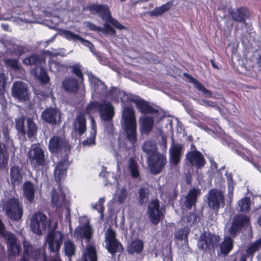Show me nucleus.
I'll return each instance as SVG.
<instances>
[{"label": "nucleus", "instance_id": "obj_1", "mask_svg": "<svg viewBox=\"0 0 261 261\" xmlns=\"http://www.w3.org/2000/svg\"><path fill=\"white\" fill-rule=\"evenodd\" d=\"M28 159L34 169L45 167L48 164L47 155L39 144L31 145L28 152Z\"/></svg>", "mask_w": 261, "mask_h": 261}, {"label": "nucleus", "instance_id": "obj_2", "mask_svg": "<svg viewBox=\"0 0 261 261\" xmlns=\"http://www.w3.org/2000/svg\"><path fill=\"white\" fill-rule=\"evenodd\" d=\"M50 225V219L43 213L37 211L33 214L30 220V227L33 233L42 235Z\"/></svg>", "mask_w": 261, "mask_h": 261}, {"label": "nucleus", "instance_id": "obj_3", "mask_svg": "<svg viewBox=\"0 0 261 261\" xmlns=\"http://www.w3.org/2000/svg\"><path fill=\"white\" fill-rule=\"evenodd\" d=\"M122 103L132 102L136 105L139 112L143 114H158L159 110L149 105L148 102L142 98H133L131 95L126 94L124 91H118Z\"/></svg>", "mask_w": 261, "mask_h": 261}, {"label": "nucleus", "instance_id": "obj_4", "mask_svg": "<svg viewBox=\"0 0 261 261\" xmlns=\"http://www.w3.org/2000/svg\"><path fill=\"white\" fill-rule=\"evenodd\" d=\"M87 109L89 111L98 110L100 118L104 121L112 120L115 115L114 108L110 101H103L101 103L97 101H91Z\"/></svg>", "mask_w": 261, "mask_h": 261}, {"label": "nucleus", "instance_id": "obj_5", "mask_svg": "<svg viewBox=\"0 0 261 261\" xmlns=\"http://www.w3.org/2000/svg\"><path fill=\"white\" fill-rule=\"evenodd\" d=\"M89 81L95 93L98 94L100 97H106L109 95L113 96L115 94L117 101L119 98H120V96L118 94V91H120L119 89L116 87H112L110 90L108 91L107 87L105 83L92 73L89 75Z\"/></svg>", "mask_w": 261, "mask_h": 261}, {"label": "nucleus", "instance_id": "obj_6", "mask_svg": "<svg viewBox=\"0 0 261 261\" xmlns=\"http://www.w3.org/2000/svg\"><path fill=\"white\" fill-rule=\"evenodd\" d=\"M5 212L10 219L17 221L23 216V205L18 198L12 197L9 198L5 205Z\"/></svg>", "mask_w": 261, "mask_h": 261}, {"label": "nucleus", "instance_id": "obj_7", "mask_svg": "<svg viewBox=\"0 0 261 261\" xmlns=\"http://www.w3.org/2000/svg\"><path fill=\"white\" fill-rule=\"evenodd\" d=\"M24 64L27 65L39 66L40 72L38 79L43 84H47L49 82V77L45 69L40 65L45 63L43 57L38 54H33L23 60Z\"/></svg>", "mask_w": 261, "mask_h": 261}, {"label": "nucleus", "instance_id": "obj_8", "mask_svg": "<svg viewBox=\"0 0 261 261\" xmlns=\"http://www.w3.org/2000/svg\"><path fill=\"white\" fill-rule=\"evenodd\" d=\"M250 224V218L242 214H238L234 216L228 229L229 235L235 238L243 229Z\"/></svg>", "mask_w": 261, "mask_h": 261}, {"label": "nucleus", "instance_id": "obj_9", "mask_svg": "<svg viewBox=\"0 0 261 261\" xmlns=\"http://www.w3.org/2000/svg\"><path fill=\"white\" fill-rule=\"evenodd\" d=\"M51 202L53 206H55L57 209H59L63 206L66 207V213L65 218V219L70 223V209L69 201L66 198L65 193L62 189L60 191V193L57 192L54 189L52 190Z\"/></svg>", "mask_w": 261, "mask_h": 261}, {"label": "nucleus", "instance_id": "obj_10", "mask_svg": "<svg viewBox=\"0 0 261 261\" xmlns=\"http://www.w3.org/2000/svg\"><path fill=\"white\" fill-rule=\"evenodd\" d=\"M147 162L150 172L153 175H157L164 169L167 164V159L165 155L159 152L148 156Z\"/></svg>", "mask_w": 261, "mask_h": 261}, {"label": "nucleus", "instance_id": "obj_11", "mask_svg": "<svg viewBox=\"0 0 261 261\" xmlns=\"http://www.w3.org/2000/svg\"><path fill=\"white\" fill-rule=\"evenodd\" d=\"M58 226L57 223L54 225L47 235V243L50 251L57 253L63 244V234L59 231H55Z\"/></svg>", "mask_w": 261, "mask_h": 261}, {"label": "nucleus", "instance_id": "obj_12", "mask_svg": "<svg viewBox=\"0 0 261 261\" xmlns=\"http://www.w3.org/2000/svg\"><path fill=\"white\" fill-rule=\"evenodd\" d=\"M147 213L150 222L153 225H158L163 219L164 214L160 207V201L158 199H153L148 203Z\"/></svg>", "mask_w": 261, "mask_h": 261}, {"label": "nucleus", "instance_id": "obj_13", "mask_svg": "<svg viewBox=\"0 0 261 261\" xmlns=\"http://www.w3.org/2000/svg\"><path fill=\"white\" fill-rule=\"evenodd\" d=\"M12 95L19 102H24L30 99L31 94L28 85L21 81L13 83L11 89Z\"/></svg>", "mask_w": 261, "mask_h": 261}, {"label": "nucleus", "instance_id": "obj_14", "mask_svg": "<svg viewBox=\"0 0 261 261\" xmlns=\"http://www.w3.org/2000/svg\"><path fill=\"white\" fill-rule=\"evenodd\" d=\"M61 113L57 108H46L42 112L41 119L51 126L59 125L61 120Z\"/></svg>", "mask_w": 261, "mask_h": 261}, {"label": "nucleus", "instance_id": "obj_15", "mask_svg": "<svg viewBox=\"0 0 261 261\" xmlns=\"http://www.w3.org/2000/svg\"><path fill=\"white\" fill-rule=\"evenodd\" d=\"M224 197L222 192L216 189L211 190L208 192L207 204L217 215L218 213L220 204H224Z\"/></svg>", "mask_w": 261, "mask_h": 261}, {"label": "nucleus", "instance_id": "obj_16", "mask_svg": "<svg viewBox=\"0 0 261 261\" xmlns=\"http://www.w3.org/2000/svg\"><path fill=\"white\" fill-rule=\"evenodd\" d=\"M186 160L190 166L195 167L197 170L202 169L206 164L204 156L196 149L187 152L186 154Z\"/></svg>", "mask_w": 261, "mask_h": 261}, {"label": "nucleus", "instance_id": "obj_17", "mask_svg": "<svg viewBox=\"0 0 261 261\" xmlns=\"http://www.w3.org/2000/svg\"><path fill=\"white\" fill-rule=\"evenodd\" d=\"M4 139L6 144L0 143V169H5L8 165L9 153L6 149V145L12 146L13 140L11 139L9 133L6 131L3 133Z\"/></svg>", "mask_w": 261, "mask_h": 261}, {"label": "nucleus", "instance_id": "obj_18", "mask_svg": "<svg viewBox=\"0 0 261 261\" xmlns=\"http://www.w3.org/2000/svg\"><path fill=\"white\" fill-rule=\"evenodd\" d=\"M70 164L68 156H65L57 164L54 170V175L57 183H60L61 180L66 177Z\"/></svg>", "mask_w": 261, "mask_h": 261}, {"label": "nucleus", "instance_id": "obj_19", "mask_svg": "<svg viewBox=\"0 0 261 261\" xmlns=\"http://www.w3.org/2000/svg\"><path fill=\"white\" fill-rule=\"evenodd\" d=\"M68 146L69 143L66 139L59 136H54L49 139L48 142V149L52 153H59L63 148H67Z\"/></svg>", "mask_w": 261, "mask_h": 261}, {"label": "nucleus", "instance_id": "obj_20", "mask_svg": "<svg viewBox=\"0 0 261 261\" xmlns=\"http://www.w3.org/2000/svg\"><path fill=\"white\" fill-rule=\"evenodd\" d=\"M184 149V145L179 143L175 144L173 140V143L169 149V160L172 165L176 166L179 163Z\"/></svg>", "mask_w": 261, "mask_h": 261}, {"label": "nucleus", "instance_id": "obj_21", "mask_svg": "<svg viewBox=\"0 0 261 261\" xmlns=\"http://www.w3.org/2000/svg\"><path fill=\"white\" fill-rule=\"evenodd\" d=\"M79 82L75 77H66L62 82V87L66 92L76 94L80 88Z\"/></svg>", "mask_w": 261, "mask_h": 261}, {"label": "nucleus", "instance_id": "obj_22", "mask_svg": "<svg viewBox=\"0 0 261 261\" xmlns=\"http://www.w3.org/2000/svg\"><path fill=\"white\" fill-rule=\"evenodd\" d=\"M88 10L93 14H97L102 19L107 20L111 15L108 6L103 4H92L88 6Z\"/></svg>", "mask_w": 261, "mask_h": 261}, {"label": "nucleus", "instance_id": "obj_23", "mask_svg": "<svg viewBox=\"0 0 261 261\" xmlns=\"http://www.w3.org/2000/svg\"><path fill=\"white\" fill-rule=\"evenodd\" d=\"M24 173L21 167L13 165L10 170V178L11 185L14 187L19 186L22 182Z\"/></svg>", "mask_w": 261, "mask_h": 261}, {"label": "nucleus", "instance_id": "obj_24", "mask_svg": "<svg viewBox=\"0 0 261 261\" xmlns=\"http://www.w3.org/2000/svg\"><path fill=\"white\" fill-rule=\"evenodd\" d=\"M230 15L234 21L241 22L245 27L246 26L245 20L249 15V12L247 8L241 7L236 10H232L230 12Z\"/></svg>", "mask_w": 261, "mask_h": 261}, {"label": "nucleus", "instance_id": "obj_25", "mask_svg": "<svg viewBox=\"0 0 261 261\" xmlns=\"http://www.w3.org/2000/svg\"><path fill=\"white\" fill-rule=\"evenodd\" d=\"M7 248L9 254L11 256H17L21 250V246L17 243L15 236L10 233L7 240Z\"/></svg>", "mask_w": 261, "mask_h": 261}, {"label": "nucleus", "instance_id": "obj_26", "mask_svg": "<svg viewBox=\"0 0 261 261\" xmlns=\"http://www.w3.org/2000/svg\"><path fill=\"white\" fill-rule=\"evenodd\" d=\"M144 247V244L141 239H136L130 241L126 248V251L128 255H133L135 254H139L142 252Z\"/></svg>", "mask_w": 261, "mask_h": 261}, {"label": "nucleus", "instance_id": "obj_27", "mask_svg": "<svg viewBox=\"0 0 261 261\" xmlns=\"http://www.w3.org/2000/svg\"><path fill=\"white\" fill-rule=\"evenodd\" d=\"M261 246V238L250 245L246 249V254H242L239 259L236 257L233 261H247V257H252L255 252L258 251Z\"/></svg>", "mask_w": 261, "mask_h": 261}, {"label": "nucleus", "instance_id": "obj_28", "mask_svg": "<svg viewBox=\"0 0 261 261\" xmlns=\"http://www.w3.org/2000/svg\"><path fill=\"white\" fill-rule=\"evenodd\" d=\"M140 130L142 134L148 135L152 130L154 119L150 116H144L140 118Z\"/></svg>", "mask_w": 261, "mask_h": 261}, {"label": "nucleus", "instance_id": "obj_29", "mask_svg": "<svg viewBox=\"0 0 261 261\" xmlns=\"http://www.w3.org/2000/svg\"><path fill=\"white\" fill-rule=\"evenodd\" d=\"M23 196L28 202L32 203L35 198V189L34 184L31 181H26L22 187Z\"/></svg>", "mask_w": 261, "mask_h": 261}, {"label": "nucleus", "instance_id": "obj_30", "mask_svg": "<svg viewBox=\"0 0 261 261\" xmlns=\"http://www.w3.org/2000/svg\"><path fill=\"white\" fill-rule=\"evenodd\" d=\"M74 235L77 238L86 239L89 240L92 235V228L89 222L86 223L83 226H78L74 230Z\"/></svg>", "mask_w": 261, "mask_h": 261}, {"label": "nucleus", "instance_id": "obj_31", "mask_svg": "<svg viewBox=\"0 0 261 261\" xmlns=\"http://www.w3.org/2000/svg\"><path fill=\"white\" fill-rule=\"evenodd\" d=\"M200 190L195 188L192 189L188 192L185 201V205L187 208L191 209L195 205L198 196L200 195Z\"/></svg>", "mask_w": 261, "mask_h": 261}, {"label": "nucleus", "instance_id": "obj_32", "mask_svg": "<svg viewBox=\"0 0 261 261\" xmlns=\"http://www.w3.org/2000/svg\"><path fill=\"white\" fill-rule=\"evenodd\" d=\"M122 117L124 120V125L137 124L135 111L131 107L124 108Z\"/></svg>", "mask_w": 261, "mask_h": 261}, {"label": "nucleus", "instance_id": "obj_33", "mask_svg": "<svg viewBox=\"0 0 261 261\" xmlns=\"http://www.w3.org/2000/svg\"><path fill=\"white\" fill-rule=\"evenodd\" d=\"M126 137L129 143L134 145L137 141V124L124 125Z\"/></svg>", "mask_w": 261, "mask_h": 261}, {"label": "nucleus", "instance_id": "obj_34", "mask_svg": "<svg viewBox=\"0 0 261 261\" xmlns=\"http://www.w3.org/2000/svg\"><path fill=\"white\" fill-rule=\"evenodd\" d=\"M185 76H186L194 85L195 88L198 91L202 93V94L207 97H212L213 93L211 91L206 89L200 82L197 81L196 79L192 76L185 73Z\"/></svg>", "mask_w": 261, "mask_h": 261}, {"label": "nucleus", "instance_id": "obj_35", "mask_svg": "<svg viewBox=\"0 0 261 261\" xmlns=\"http://www.w3.org/2000/svg\"><path fill=\"white\" fill-rule=\"evenodd\" d=\"M74 128L80 136H82L86 130V120L84 114L79 113L74 122Z\"/></svg>", "mask_w": 261, "mask_h": 261}, {"label": "nucleus", "instance_id": "obj_36", "mask_svg": "<svg viewBox=\"0 0 261 261\" xmlns=\"http://www.w3.org/2000/svg\"><path fill=\"white\" fill-rule=\"evenodd\" d=\"M231 237L230 236L225 237L220 245V252L224 255H227L233 248V241Z\"/></svg>", "mask_w": 261, "mask_h": 261}, {"label": "nucleus", "instance_id": "obj_37", "mask_svg": "<svg viewBox=\"0 0 261 261\" xmlns=\"http://www.w3.org/2000/svg\"><path fill=\"white\" fill-rule=\"evenodd\" d=\"M142 150L148 156L153 155L159 153L158 151V146L156 144L152 141L148 140L145 141L142 146Z\"/></svg>", "mask_w": 261, "mask_h": 261}, {"label": "nucleus", "instance_id": "obj_38", "mask_svg": "<svg viewBox=\"0 0 261 261\" xmlns=\"http://www.w3.org/2000/svg\"><path fill=\"white\" fill-rule=\"evenodd\" d=\"M107 249L109 253L114 255L118 252L123 251L122 244L118 240L107 242Z\"/></svg>", "mask_w": 261, "mask_h": 261}, {"label": "nucleus", "instance_id": "obj_39", "mask_svg": "<svg viewBox=\"0 0 261 261\" xmlns=\"http://www.w3.org/2000/svg\"><path fill=\"white\" fill-rule=\"evenodd\" d=\"M27 120V129L26 134L28 137L31 139L37 135L38 127L33 119L28 118Z\"/></svg>", "mask_w": 261, "mask_h": 261}, {"label": "nucleus", "instance_id": "obj_40", "mask_svg": "<svg viewBox=\"0 0 261 261\" xmlns=\"http://www.w3.org/2000/svg\"><path fill=\"white\" fill-rule=\"evenodd\" d=\"M239 211L241 212L248 213L250 211L251 200L248 197H244L238 201Z\"/></svg>", "mask_w": 261, "mask_h": 261}, {"label": "nucleus", "instance_id": "obj_41", "mask_svg": "<svg viewBox=\"0 0 261 261\" xmlns=\"http://www.w3.org/2000/svg\"><path fill=\"white\" fill-rule=\"evenodd\" d=\"M173 5V1H171L167 2L165 4L162 5L161 6L156 7L151 12V13L154 16H159L162 15L164 13L170 10Z\"/></svg>", "mask_w": 261, "mask_h": 261}, {"label": "nucleus", "instance_id": "obj_42", "mask_svg": "<svg viewBox=\"0 0 261 261\" xmlns=\"http://www.w3.org/2000/svg\"><path fill=\"white\" fill-rule=\"evenodd\" d=\"M138 202L140 205L146 202L149 199V190L147 188L141 187L138 191Z\"/></svg>", "mask_w": 261, "mask_h": 261}, {"label": "nucleus", "instance_id": "obj_43", "mask_svg": "<svg viewBox=\"0 0 261 261\" xmlns=\"http://www.w3.org/2000/svg\"><path fill=\"white\" fill-rule=\"evenodd\" d=\"M64 249L65 254L68 257H71L75 254V245L70 240H67L65 242Z\"/></svg>", "mask_w": 261, "mask_h": 261}, {"label": "nucleus", "instance_id": "obj_44", "mask_svg": "<svg viewBox=\"0 0 261 261\" xmlns=\"http://www.w3.org/2000/svg\"><path fill=\"white\" fill-rule=\"evenodd\" d=\"M69 68L71 69V73L75 75L81 83H83L84 80V74L81 69V65L79 64H75L70 66Z\"/></svg>", "mask_w": 261, "mask_h": 261}, {"label": "nucleus", "instance_id": "obj_45", "mask_svg": "<svg viewBox=\"0 0 261 261\" xmlns=\"http://www.w3.org/2000/svg\"><path fill=\"white\" fill-rule=\"evenodd\" d=\"M25 117L22 116L15 120V127L18 133L22 136L26 135V130L24 127Z\"/></svg>", "mask_w": 261, "mask_h": 261}, {"label": "nucleus", "instance_id": "obj_46", "mask_svg": "<svg viewBox=\"0 0 261 261\" xmlns=\"http://www.w3.org/2000/svg\"><path fill=\"white\" fill-rule=\"evenodd\" d=\"M97 257L95 248L90 246L87 249V254L83 261H97Z\"/></svg>", "mask_w": 261, "mask_h": 261}, {"label": "nucleus", "instance_id": "obj_47", "mask_svg": "<svg viewBox=\"0 0 261 261\" xmlns=\"http://www.w3.org/2000/svg\"><path fill=\"white\" fill-rule=\"evenodd\" d=\"M23 245V253L22 256L21 257V258H25L29 260L30 257L32 256V252L34 248H33V247L27 242H24Z\"/></svg>", "mask_w": 261, "mask_h": 261}, {"label": "nucleus", "instance_id": "obj_48", "mask_svg": "<svg viewBox=\"0 0 261 261\" xmlns=\"http://www.w3.org/2000/svg\"><path fill=\"white\" fill-rule=\"evenodd\" d=\"M198 245L199 248L201 250H210L208 242V236L206 235L205 233L202 234L199 238Z\"/></svg>", "mask_w": 261, "mask_h": 261}, {"label": "nucleus", "instance_id": "obj_49", "mask_svg": "<svg viewBox=\"0 0 261 261\" xmlns=\"http://www.w3.org/2000/svg\"><path fill=\"white\" fill-rule=\"evenodd\" d=\"M208 242L210 250L215 248V246L219 243L220 238L219 236L214 234H208Z\"/></svg>", "mask_w": 261, "mask_h": 261}, {"label": "nucleus", "instance_id": "obj_50", "mask_svg": "<svg viewBox=\"0 0 261 261\" xmlns=\"http://www.w3.org/2000/svg\"><path fill=\"white\" fill-rule=\"evenodd\" d=\"M129 169L133 178H137L139 176L140 173L138 170V166L135 161L132 160L129 162Z\"/></svg>", "mask_w": 261, "mask_h": 261}, {"label": "nucleus", "instance_id": "obj_51", "mask_svg": "<svg viewBox=\"0 0 261 261\" xmlns=\"http://www.w3.org/2000/svg\"><path fill=\"white\" fill-rule=\"evenodd\" d=\"M189 233V230L187 228H180L175 232V238L179 241L187 239Z\"/></svg>", "mask_w": 261, "mask_h": 261}, {"label": "nucleus", "instance_id": "obj_52", "mask_svg": "<svg viewBox=\"0 0 261 261\" xmlns=\"http://www.w3.org/2000/svg\"><path fill=\"white\" fill-rule=\"evenodd\" d=\"M5 63L7 66L15 70H18L20 69V66L19 64V61L17 59H6L5 60Z\"/></svg>", "mask_w": 261, "mask_h": 261}, {"label": "nucleus", "instance_id": "obj_53", "mask_svg": "<svg viewBox=\"0 0 261 261\" xmlns=\"http://www.w3.org/2000/svg\"><path fill=\"white\" fill-rule=\"evenodd\" d=\"M106 21L110 23L114 29H117L119 30H127L126 27L120 23L117 19L112 17L111 15Z\"/></svg>", "mask_w": 261, "mask_h": 261}, {"label": "nucleus", "instance_id": "obj_54", "mask_svg": "<svg viewBox=\"0 0 261 261\" xmlns=\"http://www.w3.org/2000/svg\"><path fill=\"white\" fill-rule=\"evenodd\" d=\"M7 79L3 73H0V97H4Z\"/></svg>", "mask_w": 261, "mask_h": 261}, {"label": "nucleus", "instance_id": "obj_55", "mask_svg": "<svg viewBox=\"0 0 261 261\" xmlns=\"http://www.w3.org/2000/svg\"><path fill=\"white\" fill-rule=\"evenodd\" d=\"M105 239L107 242L117 240L116 232L112 228H109L106 232Z\"/></svg>", "mask_w": 261, "mask_h": 261}, {"label": "nucleus", "instance_id": "obj_56", "mask_svg": "<svg viewBox=\"0 0 261 261\" xmlns=\"http://www.w3.org/2000/svg\"><path fill=\"white\" fill-rule=\"evenodd\" d=\"M57 35H61L66 39L69 40H79L82 42V40L83 39V38L81 37L78 34H55L53 38H55Z\"/></svg>", "mask_w": 261, "mask_h": 261}, {"label": "nucleus", "instance_id": "obj_57", "mask_svg": "<svg viewBox=\"0 0 261 261\" xmlns=\"http://www.w3.org/2000/svg\"><path fill=\"white\" fill-rule=\"evenodd\" d=\"M85 28L90 31L100 32L103 31V28L98 27L91 22L86 21L84 23Z\"/></svg>", "mask_w": 261, "mask_h": 261}, {"label": "nucleus", "instance_id": "obj_58", "mask_svg": "<svg viewBox=\"0 0 261 261\" xmlns=\"http://www.w3.org/2000/svg\"><path fill=\"white\" fill-rule=\"evenodd\" d=\"M127 196V192L126 189H125V188H122L120 191V193L118 197V202L120 203H123L125 200Z\"/></svg>", "mask_w": 261, "mask_h": 261}, {"label": "nucleus", "instance_id": "obj_59", "mask_svg": "<svg viewBox=\"0 0 261 261\" xmlns=\"http://www.w3.org/2000/svg\"><path fill=\"white\" fill-rule=\"evenodd\" d=\"M105 202L104 198H100L98 200V203L95 204L94 206V208L96 209L98 211V212L101 214H103V212L104 211L105 208L103 206V203Z\"/></svg>", "mask_w": 261, "mask_h": 261}, {"label": "nucleus", "instance_id": "obj_60", "mask_svg": "<svg viewBox=\"0 0 261 261\" xmlns=\"http://www.w3.org/2000/svg\"><path fill=\"white\" fill-rule=\"evenodd\" d=\"M91 136L89 137V139H87L86 140H85L83 142V144L84 145H93L95 144V138L96 135L93 134H91Z\"/></svg>", "mask_w": 261, "mask_h": 261}, {"label": "nucleus", "instance_id": "obj_61", "mask_svg": "<svg viewBox=\"0 0 261 261\" xmlns=\"http://www.w3.org/2000/svg\"><path fill=\"white\" fill-rule=\"evenodd\" d=\"M101 33H116L114 29L113 26L107 22L104 24V28H103V31L101 32Z\"/></svg>", "mask_w": 261, "mask_h": 261}, {"label": "nucleus", "instance_id": "obj_62", "mask_svg": "<svg viewBox=\"0 0 261 261\" xmlns=\"http://www.w3.org/2000/svg\"><path fill=\"white\" fill-rule=\"evenodd\" d=\"M88 47L90 51L93 53V54H94L97 57L99 62H102L103 59H105V58L102 56H101L99 53L96 51L95 47L93 44L92 46H89Z\"/></svg>", "mask_w": 261, "mask_h": 261}, {"label": "nucleus", "instance_id": "obj_63", "mask_svg": "<svg viewBox=\"0 0 261 261\" xmlns=\"http://www.w3.org/2000/svg\"><path fill=\"white\" fill-rule=\"evenodd\" d=\"M41 254V252L40 249L34 248L32 256H33L36 260H37L40 257Z\"/></svg>", "mask_w": 261, "mask_h": 261}, {"label": "nucleus", "instance_id": "obj_64", "mask_svg": "<svg viewBox=\"0 0 261 261\" xmlns=\"http://www.w3.org/2000/svg\"><path fill=\"white\" fill-rule=\"evenodd\" d=\"M106 123L105 129L108 134H111L113 132V124L112 120Z\"/></svg>", "mask_w": 261, "mask_h": 261}]
</instances>
